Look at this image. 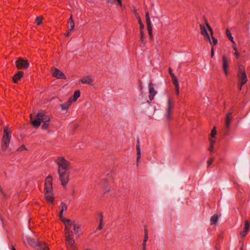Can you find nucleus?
Segmentation results:
<instances>
[{
    "mask_svg": "<svg viewBox=\"0 0 250 250\" xmlns=\"http://www.w3.org/2000/svg\"><path fill=\"white\" fill-rule=\"evenodd\" d=\"M55 163L58 166V172L59 179L61 181L62 185L65 187L69 181V172L70 163L66 160L64 157L60 156L55 160Z\"/></svg>",
    "mask_w": 250,
    "mask_h": 250,
    "instance_id": "obj_1",
    "label": "nucleus"
},
{
    "mask_svg": "<svg viewBox=\"0 0 250 250\" xmlns=\"http://www.w3.org/2000/svg\"><path fill=\"white\" fill-rule=\"evenodd\" d=\"M11 138V132L9 127L5 126L3 127V135L2 138L1 147L3 151H5L9 146Z\"/></svg>",
    "mask_w": 250,
    "mask_h": 250,
    "instance_id": "obj_2",
    "label": "nucleus"
},
{
    "mask_svg": "<svg viewBox=\"0 0 250 250\" xmlns=\"http://www.w3.org/2000/svg\"><path fill=\"white\" fill-rule=\"evenodd\" d=\"M238 77L239 79V81L242 82V84H244L247 83L248 79L245 67L242 64L239 65L238 66Z\"/></svg>",
    "mask_w": 250,
    "mask_h": 250,
    "instance_id": "obj_3",
    "label": "nucleus"
},
{
    "mask_svg": "<svg viewBox=\"0 0 250 250\" xmlns=\"http://www.w3.org/2000/svg\"><path fill=\"white\" fill-rule=\"evenodd\" d=\"M15 64L16 67L18 69H26L28 68L29 66V63L28 60L21 57L18 59Z\"/></svg>",
    "mask_w": 250,
    "mask_h": 250,
    "instance_id": "obj_4",
    "label": "nucleus"
},
{
    "mask_svg": "<svg viewBox=\"0 0 250 250\" xmlns=\"http://www.w3.org/2000/svg\"><path fill=\"white\" fill-rule=\"evenodd\" d=\"M52 177L51 175L48 176L44 182V191L47 192H52Z\"/></svg>",
    "mask_w": 250,
    "mask_h": 250,
    "instance_id": "obj_5",
    "label": "nucleus"
},
{
    "mask_svg": "<svg viewBox=\"0 0 250 250\" xmlns=\"http://www.w3.org/2000/svg\"><path fill=\"white\" fill-rule=\"evenodd\" d=\"M64 224L65 225L66 238H67L68 236L70 237H72L73 232L70 230V229L71 227L73 226L74 223L70 220V222H65Z\"/></svg>",
    "mask_w": 250,
    "mask_h": 250,
    "instance_id": "obj_6",
    "label": "nucleus"
},
{
    "mask_svg": "<svg viewBox=\"0 0 250 250\" xmlns=\"http://www.w3.org/2000/svg\"><path fill=\"white\" fill-rule=\"evenodd\" d=\"M36 117H38L41 121V123L42 122H49L50 121V118L48 116L45 114V111L43 110L39 111L38 113L36 115Z\"/></svg>",
    "mask_w": 250,
    "mask_h": 250,
    "instance_id": "obj_7",
    "label": "nucleus"
},
{
    "mask_svg": "<svg viewBox=\"0 0 250 250\" xmlns=\"http://www.w3.org/2000/svg\"><path fill=\"white\" fill-rule=\"evenodd\" d=\"M66 245L68 250H78L77 248L74 246L75 240L73 237L69 236L66 238Z\"/></svg>",
    "mask_w": 250,
    "mask_h": 250,
    "instance_id": "obj_8",
    "label": "nucleus"
},
{
    "mask_svg": "<svg viewBox=\"0 0 250 250\" xmlns=\"http://www.w3.org/2000/svg\"><path fill=\"white\" fill-rule=\"evenodd\" d=\"M173 104H172V100L171 98H168L167 100V109L166 115L167 119L169 120L172 118L171 117V110L173 108Z\"/></svg>",
    "mask_w": 250,
    "mask_h": 250,
    "instance_id": "obj_9",
    "label": "nucleus"
},
{
    "mask_svg": "<svg viewBox=\"0 0 250 250\" xmlns=\"http://www.w3.org/2000/svg\"><path fill=\"white\" fill-rule=\"evenodd\" d=\"M149 89V99L150 101L154 99V97L157 94V91L155 90L154 87V84L150 82L148 84Z\"/></svg>",
    "mask_w": 250,
    "mask_h": 250,
    "instance_id": "obj_10",
    "label": "nucleus"
},
{
    "mask_svg": "<svg viewBox=\"0 0 250 250\" xmlns=\"http://www.w3.org/2000/svg\"><path fill=\"white\" fill-rule=\"evenodd\" d=\"M52 75L53 77L57 78V79H65L66 76L62 72L61 70L57 68H55L54 71L52 73Z\"/></svg>",
    "mask_w": 250,
    "mask_h": 250,
    "instance_id": "obj_11",
    "label": "nucleus"
},
{
    "mask_svg": "<svg viewBox=\"0 0 250 250\" xmlns=\"http://www.w3.org/2000/svg\"><path fill=\"white\" fill-rule=\"evenodd\" d=\"M232 114L231 112H229L226 115V129H225V134L226 135H228V132H229L230 124H231V118L230 116Z\"/></svg>",
    "mask_w": 250,
    "mask_h": 250,
    "instance_id": "obj_12",
    "label": "nucleus"
},
{
    "mask_svg": "<svg viewBox=\"0 0 250 250\" xmlns=\"http://www.w3.org/2000/svg\"><path fill=\"white\" fill-rule=\"evenodd\" d=\"M222 62H223V69L225 72V74L226 76L228 75V68L229 66V60L227 58V57L225 56V55H224L222 57Z\"/></svg>",
    "mask_w": 250,
    "mask_h": 250,
    "instance_id": "obj_13",
    "label": "nucleus"
},
{
    "mask_svg": "<svg viewBox=\"0 0 250 250\" xmlns=\"http://www.w3.org/2000/svg\"><path fill=\"white\" fill-rule=\"evenodd\" d=\"M200 30H201V34L205 37V38L207 39L209 42H210V39L209 36L207 32V29L205 27V25L204 24H201L200 25Z\"/></svg>",
    "mask_w": 250,
    "mask_h": 250,
    "instance_id": "obj_14",
    "label": "nucleus"
},
{
    "mask_svg": "<svg viewBox=\"0 0 250 250\" xmlns=\"http://www.w3.org/2000/svg\"><path fill=\"white\" fill-rule=\"evenodd\" d=\"M206 24L207 26V27L209 31L210 34L211 35V36H212V42H209L210 43V44L212 45H216L218 41H217V39H216L215 37H214L213 36V30L212 29V28L210 27V26L209 25L208 22L207 21H206Z\"/></svg>",
    "mask_w": 250,
    "mask_h": 250,
    "instance_id": "obj_15",
    "label": "nucleus"
},
{
    "mask_svg": "<svg viewBox=\"0 0 250 250\" xmlns=\"http://www.w3.org/2000/svg\"><path fill=\"white\" fill-rule=\"evenodd\" d=\"M23 71H19L13 76V81L15 83H17L18 81L23 76Z\"/></svg>",
    "mask_w": 250,
    "mask_h": 250,
    "instance_id": "obj_16",
    "label": "nucleus"
},
{
    "mask_svg": "<svg viewBox=\"0 0 250 250\" xmlns=\"http://www.w3.org/2000/svg\"><path fill=\"white\" fill-rule=\"evenodd\" d=\"M250 227V223L249 221L246 220L245 221L244 228L243 231L241 233V235L242 237H245L248 233Z\"/></svg>",
    "mask_w": 250,
    "mask_h": 250,
    "instance_id": "obj_17",
    "label": "nucleus"
},
{
    "mask_svg": "<svg viewBox=\"0 0 250 250\" xmlns=\"http://www.w3.org/2000/svg\"><path fill=\"white\" fill-rule=\"evenodd\" d=\"M44 197L47 202L54 204L52 192H47L46 191H44Z\"/></svg>",
    "mask_w": 250,
    "mask_h": 250,
    "instance_id": "obj_18",
    "label": "nucleus"
},
{
    "mask_svg": "<svg viewBox=\"0 0 250 250\" xmlns=\"http://www.w3.org/2000/svg\"><path fill=\"white\" fill-rule=\"evenodd\" d=\"M30 118L31 120V123L34 127L37 128L40 126L41 123L38 117H36V119L33 120L32 114H30Z\"/></svg>",
    "mask_w": 250,
    "mask_h": 250,
    "instance_id": "obj_19",
    "label": "nucleus"
},
{
    "mask_svg": "<svg viewBox=\"0 0 250 250\" xmlns=\"http://www.w3.org/2000/svg\"><path fill=\"white\" fill-rule=\"evenodd\" d=\"M36 249L37 250H48L49 248L46 246V244L43 242L38 241V244L37 245Z\"/></svg>",
    "mask_w": 250,
    "mask_h": 250,
    "instance_id": "obj_20",
    "label": "nucleus"
},
{
    "mask_svg": "<svg viewBox=\"0 0 250 250\" xmlns=\"http://www.w3.org/2000/svg\"><path fill=\"white\" fill-rule=\"evenodd\" d=\"M136 149H137V165H138L139 160L141 157V149L140 146V141L139 139L137 140V145H136Z\"/></svg>",
    "mask_w": 250,
    "mask_h": 250,
    "instance_id": "obj_21",
    "label": "nucleus"
},
{
    "mask_svg": "<svg viewBox=\"0 0 250 250\" xmlns=\"http://www.w3.org/2000/svg\"><path fill=\"white\" fill-rule=\"evenodd\" d=\"M28 244L34 248H36L38 242L36 241V240L33 238L28 237L27 239Z\"/></svg>",
    "mask_w": 250,
    "mask_h": 250,
    "instance_id": "obj_22",
    "label": "nucleus"
},
{
    "mask_svg": "<svg viewBox=\"0 0 250 250\" xmlns=\"http://www.w3.org/2000/svg\"><path fill=\"white\" fill-rule=\"evenodd\" d=\"M71 98H69L67 102L61 104L60 105L62 109L63 110L68 109L70 105L71 104Z\"/></svg>",
    "mask_w": 250,
    "mask_h": 250,
    "instance_id": "obj_23",
    "label": "nucleus"
},
{
    "mask_svg": "<svg viewBox=\"0 0 250 250\" xmlns=\"http://www.w3.org/2000/svg\"><path fill=\"white\" fill-rule=\"evenodd\" d=\"M98 217L99 218L100 224L97 228V229L101 230L103 229L104 225L103 224L104 217H103V215L102 213L101 212V213H99Z\"/></svg>",
    "mask_w": 250,
    "mask_h": 250,
    "instance_id": "obj_24",
    "label": "nucleus"
},
{
    "mask_svg": "<svg viewBox=\"0 0 250 250\" xmlns=\"http://www.w3.org/2000/svg\"><path fill=\"white\" fill-rule=\"evenodd\" d=\"M81 95V92L79 90H76L74 92V93L72 97H71L70 98H71V103L72 102H75L78 98H79L80 97Z\"/></svg>",
    "mask_w": 250,
    "mask_h": 250,
    "instance_id": "obj_25",
    "label": "nucleus"
},
{
    "mask_svg": "<svg viewBox=\"0 0 250 250\" xmlns=\"http://www.w3.org/2000/svg\"><path fill=\"white\" fill-rule=\"evenodd\" d=\"M94 81L93 79L91 78L90 76H87L81 80V82L83 83L90 84Z\"/></svg>",
    "mask_w": 250,
    "mask_h": 250,
    "instance_id": "obj_26",
    "label": "nucleus"
},
{
    "mask_svg": "<svg viewBox=\"0 0 250 250\" xmlns=\"http://www.w3.org/2000/svg\"><path fill=\"white\" fill-rule=\"evenodd\" d=\"M218 219V215L215 214L211 217L210 221L211 225L215 224L217 222Z\"/></svg>",
    "mask_w": 250,
    "mask_h": 250,
    "instance_id": "obj_27",
    "label": "nucleus"
},
{
    "mask_svg": "<svg viewBox=\"0 0 250 250\" xmlns=\"http://www.w3.org/2000/svg\"><path fill=\"white\" fill-rule=\"evenodd\" d=\"M226 35L228 39L234 44H235V42L233 41V38L232 37L231 34L229 30L227 29L226 30Z\"/></svg>",
    "mask_w": 250,
    "mask_h": 250,
    "instance_id": "obj_28",
    "label": "nucleus"
},
{
    "mask_svg": "<svg viewBox=\"0 0 250 250\" xmlns=\"http://www.w3.org/2000/svg\"><path fill=\"white\" fill-rule=\"evenodd\" d=\"M60 211L61 214H63L64 211L66 210L67 207L65 203L62 202L60 206Z\"/></svg>",
    "mask_w": 250,
    "mask_h": 250,
    "instance_id": "obj_29",
    "label": "nucleus"
},
{
    "mask_svg": "<svg viewBox=\"0 0 250 250\" xmlns=\"http://www.w3.org/2000/svg\"><path fill=\"white\" fill-rule=\"evenodd\" d=\"M140 31V41L142 42V43L145 44L146 43L145 34L144 33L143 30Z\"/></svg>",
    "mask_w": 250,
    "mask_h": 250,
    "instance_id": "obj_30",
    "label": "nucleus"
},
{
    "mask_svg": "<svg viewBox=\"0 0 250 250\" xmlns=\"http://www.w3.org/2000/svg\"><path fill=\"white\" fill-rule=\"evenodd\" d=\"M146 25H151V21L149 18V12L148 11H147L146 12Z\"/></svg>",
    "mask_w": 250,
    "mask_h": 250,
    "instance_id": "obj_31",
    "label": "nucleus"
},
{
    "mask_svg": "<svg viewBox=\"0 0 250 250\" xmlns=\"http://www.w3.org/2000/svg\"><path fill=\"white\" fill-rule=\"evenodd\" d=\"M171 79H172V83L174 85L175 87H178V86H179V81L176 76H174V77L172 78Z\"/></svg>",
    "mask_w": 250,
    "mask_h": 250,
    "instance_id": "obj_32",
    "label": "nucleus"
},
{
    "mask_svg": "<svg viewBox=\"0 0 250 250\" xmlns=\"http://www.w3.org/2000/svg\"><path fill=\"white\" fill-rule=\"evenodd\" d=\"M75 26L74 22H68V28L69 31L73 30Z\"/></svg>",
    "mask_w": 250,
    "mask_h": 250,
    "instance_id": "obj_33",
    "label": "nucleus"
},
{
    "mask_svg": "<svg viewBox=\"0 0 250 250\" xmlns=\"http://www.w3.org/2000/svg\"><path fill=\"white\" fill-rule=\"evenodd\" d=\"M43 18L41 16L37 17L36 18V21L38 25H40L42 23Z\"/></svg>",
    "mask_w": 250,
    "mask_h": 250,
    "instance_id": "obj_34",
    "label": "nucleus"
},
{
    "mask_svg": "<svg viewBox=\"0 0 250 250\" xmlns=\"http://www.w3.org/2000/svg\"><path fill=\"white\" fill-rule=\"evenodd\" d=\"M62 214H61V212H60L59 217H60V219L61 220V221L63 223H65V222H67L68 223L70 222V220L68 219L64 218L63 217Z\"/></svg>",
    "mask_w": 250,
    "mask_h": 250,
    "instance_id": "obj_35",
    "label": "nucleus"
},
{
    "mask_svg": "<svg viewBox=\"0 0 250 250\" xmlns=\"http://www.w3.org/2000/svg\"><path fill=\"white\" fill-rule=\"evenodd\" d=\"M138 21L140 25V31L143 30L144 28V25L141 21V18L139 17L138 18Z\"/></svg>",
    "mask_w": 250,
    "mask_h": 250,
    "instance_id": "obj_36",
    "label": "nucleus"
},
{
    "mask_svg": "<svg viewBox=\"0 0 250 250\" xmlns=\"http://www.w3.org/2000/svg\"><path fill=\"white\" fill-rule=\"evenodd\" d=\"M73 230L75 232V233H78L79 232V229H80V227L78 225L74 224L73 225Z\"/></svg>",
    "mask_w": 250,
    "mask_h": 250,
    "instance_id": "obj_37",
    "label": "nucleus"
},
{
    "mask_svg": "<svg viewBox=\"0 0 250 250\" xmlns=\"http://www.w3.org/2000/svg\"><path fill=\"white\" fill-rule=\"evenodd\" d=\"M216 133H217V131H216V130L215 129V127H214L213 128V129H212V130H211V133H210V136L212 137H215V136L216 134Z\"/></svg>",
    "mask_w": 250,
    "mask_h": 250,
    "instance_id": "obj_38",
    "label": "nucleus"
},
{
    "mask_svg": "<svg viewBox=\"0 0 250 250\" xmlns=\"http://www.w3.org/2000/svg\"><path fill=\"white\" fill-rule=\"evenodd\" d=\"M43 123H44L42 125V129H46L49 126V124L47 123L48 122H43Z\"/></svg>",
    "mask_w": 250,
    "mask_h": 250,
    "instance_id": "obj_39",
    "label": "nucleus"
},
{
    "mask_svg": "<svg viewBox=\"0 0 250 250\" xmlns=\"http://www.w3.org/2000/svg\"><path fill=\"white\" fill-rule=\"evenodd\" d=\"M0 192L3 195V196L5 198H7V195L3 191L1 187L0 186Z\"/></svg>",
    "mask_w": 250,
    "mask_h": 250,
    "instance_id": "obj_40",
    "label": "nucleus"
},
{
    "mask_svg": "<svg viewBox=\"0 0 250 250\" xmlns=\"http://www.w3.org/2000/svg\"><path fill=\"white\" fill-rule=\"evenodd\" d=\"M147 28L148 32V34H150L151 33V32H152V28L151 26V24L149 25H146Z\"/></svg>",
    "mask_w": 250,
    "mask_h": 250,
    "instance_id": "obj_41",
    "label": "nucleus"
},
{
    "mask_svg": "<svg viewBox=\"0 0 250 250\" xmlns=\"http://www.w3.org/2000/svg\"><path fill=\"white\" fill-rule=\"evenodd\" d=\"M214 161V158H210L209 159V160L208 161V166H209Z\"/></svg>",
    "mask_w": 250,
    "mask_h": 250,
    "instance_id": "obj_42",
    "label": "nucleus"
},
{
    "mask_svg": "<svg viewBox=\"0 0 250 250\" xmlns=\"http://www.w3.org/2000/svg\"><path fill=\"white\" fill-rule=\"evenodd\" d=\"M168 72H169L171 78L174 77V76H175L174 74L172 73V69L170 67H169V68H168Z\"/></svg>",
    "mask_w": 250,
    "mask_h": 250,
    "instance_id": "obj_43",
    "label": "nucleus"
},
{
    "mask_svg": "<svg viewBox=\"0 0 250 250\" xmlns=\"http://www.w3.org/2000/svg\"><path fill=\"white\" fill-rule=\"evenodd\" d=\"M25 149H26L25 146L24 145H22L20 147H19V148L18 149V151H23V150H25Z\"/></svg>",
    "mask_w": 250,
    "mask_h": 250,
    "instance_id": "obj_44",
    "label": "nucleus"
},
{
    "mask_svg": "<svg viewBox=\"0 0 250 250\" xmlns=\"http://www.w3.org/2000/svg\"><path fill=\"white\" fill-rule=\"evenodd\" d=\"M175 92L177 95H179V86H178V87H175Z\"/></svg>",
    "mask_w": 250,
    "mask_h": 250,
    "instance_id": "obj_45",
    "label": "nucleus"
},
{
    "mask_svg": "<svg viewBox=\"0 0 250 250\" xmlns=\"http://www.w3.org/2000/svg\"><path fill=\"white\" fill-rule=\"evenodd\" d=\"M244 84H242V82H240L239 84H238V88H239V91H241V89H242V87L243 86Z\"/></svg>",
    "mask_w": 250,
    "mask_h": 250,
    "instance_id": "obj_46",
    "label": "nucleus"
},
{
    "mask_svg": "<svg viewBox=\"0 0 250 250\" xmlns=\"http://www.w3.org/2000/svg\"><path fill=\"white\" fill-rule=\"evenodd\" d=\"M143 250H146V242H143L142 244Z\"/></svg>",
    "mask_w": 250,
    "mask_h": 250,
    "instance_id": "obj_47",
    "label": "nucleus"
},
{
    "mask_svg": "<svg viewBox=\"0 0 250 250\" xmlns=\"http://www.w3.org/2000/svg\"><path fill=\"white\" fill-rule=\"evenodd\" d=\"M234 55L236 59H238L239 58L240 55L238 51L235 52Z\"/></svg>",
    "mask_w": 250,
    "mask_h": 250,
    "instance_id": "obj_48",
    "label": "nucleus"
},
{
    "mask_svg": "<svg viewBox=\"0 0 250 250\" xmlns=\"http://www.w3.org/2000/svg\"><path fill=\"white\" fill-rule=\"evenodd\" d=\"M214 56V50H213V47L212 46L211 50V53H210V57L212 58Z\"/></svg>",
    "mask_w": 250,
    "mask_h": 250,
    "instance_id": "obj_49",
    "label": "nucleus"
},
{
    "mask_svg": "<svg viewBox=\"0 0 250 250\" xmlns=\"http://www.w3.org/2000/svg\"><path fill=\"white\" fill-rule=\"evenodd\" d=\"M148 235H145V236H144V240H143V242H146V241H147L148 240Z\"/></svg>",
    "mask_w": 250,
    "mask_h": 250,
    "instance_id": "obj_50",
    "label": "nucleus"
},
{
    "mask_svg": "<svg viewBox=\"0 0 250 250\" xmlns=\"http://www.w3.org/2000/svg\"><path fill=\"white\" fill-rule=\"evenodd\" d=\"M68 22H74V20H73L72 14L70 15V16L69 17Z\"/></svg>",
    "mask_w": 250,
    "mask_h": 250,
    "instance_id": "obj_51",
    "label": "nucleus"
},
{
    "mask_svg": "<svg viewBox=\"0 0 250 250\" xmlns=\"http://www.w3.org/2000/svg\"><path fill=\"white\" fill-rule=\"evenodd\" d=\"M210 145L213 146V144L215 142V140H213V139H210Z\"/></svg>",
    "mask_w": 250,
    "mask_h": 250,
    "instance_id": "obj_52",
    "label": "nucleus"
},
{
    "mask_svg": "<svg viewBox=\"0 0 250 250\" xmlns=\"http://www.w3.org/2000/svg\"><path fill=\"white\" fill-rule=\"evenodd\" d=\"M118 2V4L120 5L121 7L122 6V2L121 0H117Z\"/></svg>",
    "mask_w": 250,
    "mask_h": 250,
    "instance_id": "obj_53",
    "label": "nucleus"
},
{
    "mask_svg": "<svg viewBox=\"0 0 250 250\" xmlns=\"http://www.w3.org/2000/svg\"><path fill=\"white\" fill-rule=\"evenodd\" d=\"M78 127H79V125L78 124H74L73 125V128L74 129H77Z\"/></svg>",
    "mask_w": 250,
    "mask_h": 250,
    "instance_id": "obj_54",
    "label": "nucleus"
},
{
    "mask_svg": "<svg viewBox=\"0 0 250 250\" xmlns=\"http://www.w3.org/2000/svg\"><path fill=\"white\" fill-rule=\"evenodd\" d=\"M213 149V146L210 145V147L208 148V150L210 151H212Z\"/></svg>",
    "mask_w": 250,
    "mask_h": 250,
    "instance_id": "obj_55",
    "label": "nucleus"
},
{
    "mask_svg": "<svg viewBox=\"0 0 250 250\" xmlns=\"http://www.w3.org/2000/svg\"><path fill=\"white\" fill-rule=\"evenodd\" d=\"M107 4L113 3L112 2V0H106Z\"/></svg>",
    "mask_w": 250,
    "mask_h": 250,
    "instance_id": "obj_56",
    "label": "nucleus"
},
{
    "mask_svg": "<svg viewBox=\"0 0 250 250\" xmlns=\"http://www.w3.org/2000/svg\"><path fill=\"white\" fill-rule=\"evenodd\" d=\"M145 235H148V230L147 229H145Z\"/></svg>",
    "mask_w": 250,
    "mask_h": 250,
    "instance_id": "obj_57",
    "label": "nucleus"
},
{
    "mask_svg": "<svg viewBox=\"0 0 250 250\" xmlns=\"http://www.w3.org/2000/svg\"><path fill=\"white\" fill-rule=\"evenodd\" d=\"M139 83H140V86L141 89H142V82L141 81V80H139Z\"/></svg>",
    "mask_w": 250,
    "mask_h": 250,
    "instance_id": "obj_58",
    "label": "nucleus"
},
{
    "mask_svg": "<svg viewBox=\"0 0 250 250\" xmlns=\"http://www.w3.org/2000/svg\"><path fill=\"white\" fill-rule=\"evenodd\" d=\"M70 32L69 30L68 32L65 34L66 37H68L70 36Z\"/></svg>",
    "mask_w": 250,
    "mask_h": 250,
    "instance_id": "obj_59",
    "label": "nucleus"
},
{
    "mask_svg": "<svg viewBox=\"0 0 250 250\" xmlns=\"http://www.w3.org/2000/svg\"><path fill=\"white\" fill-rule=\"evenodd\" d=\"M149 37H150V39H152L153 38V36H152V32H151V33L150 34H148Z\"/></svg>",
    "mask_w": 250,
    "mask_h": 250,
    "instance_id": "obj_60",
    "label": "nucleus"
},
{
    "mask_svg": "<svg viewBox=\"0 0 250 250\" xmlns=\"http://www.w3.org/2000/svg\"><path fill=\"white\" fill-rule=\"evenodd\" d=\"M233 50L235 51V52L238 51L237 48L236 47H233Z\"/></svg>",
    "mask_w": 250,
    "mask_h": 250,
    "instance_id": "obj_61",
    "label": "nucleus"
},
{
    "mask_svg": "<svg viewBox=\"0 0 250 250\" xmlns=\"http://www.w3.org/2000/svg\"><path fill=\"white\" fill-rule=\"evenodd\" d=\"M109 191V190H107L105 192H104V195H105V194H106V193L107 192H108Z\"/></svg>",
    "mask_w": 250,
    "mask_h": 250,
    "instance_id": "obj_62",
    "label": "nucleus"
},
{
    "mask_svg": "<svg viewBox=\"0 0 250 250\" xmlns=\"http://www.w3.org/2000/svg\"><path fill=\"white\" fill-rule=\"evenodd\" d=\"M117 1V0H112V3H114V2H115V1Z\"/></svg>",
    "mask_w": 250,
    "mask_h": 250,
    "instance_id": "obj_63",
    "label": "nucleus"
},
{
    "mask_svg": "<svg viewBox=\"0 0 250 250\" xmlns=\"http://www.w3.org/2000/svg\"><path fill=\"white\" fill-rule=\"evenodd\" d=\"M11 250H16L14 247H12Z\"/></svg>",
    "mask_w": 250,
    "mask_h": 250,
    "instance_id": "obj_64",
    "label": "nucleus"
}]
</instances>
